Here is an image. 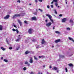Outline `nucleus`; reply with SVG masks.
<instances>
[{
  "instance_id": "obj_1",
  "label": "nucleus",
  "mask_w": 74,
  "mask_h": 74,
  "mask_svg": "<svg viewBox=\"0 0 74 74\" xmlns=\"http://www.w3.org/2000/svg\"><path fill=\"white\" fill-rule=\"evenodd\" d=\"M46 16H48L51 22L52 23H53V20L51 18H52V17L49 14H46Z\"/></svg>"
},
{
  "instance_id": "obj_2",
  "label": "nucleus",
  "mask_w": 74,
  "mask_h": 74,
  "mask_svg": "<svg viewBox=\"0 0 74 74\" xmlns=\"http://www.w3.org/2000/svg\"><path fill=\"white\" fill-rule=\"evenodd\" d=\"M20 14H15L14 16H13V19H15V18H16L17 17H18V16H20Z\"/></svg>"
},
{
  "instance_id": "obj_3",
  "label": "nucleus",
  "mask_w": 74,
  "mask_h": 74,
  "mask_svg": "<svg viewBox=\"0 0 74 74\" xmlns=\"http://www.w3.org/2000/svg\"><path fill=\"white\" fill-rule=\"evenodd\" d=\"M51 25H52V23L49 22V23L46 24V26H47V27H49V26H50Z\"/></svg>"
},
{
  "instance_id": "obj_4",
  "label": "nucleus",
  "mask_w": 74,
  "mask_h": 74,
  "mask_svg": "<svg viewBox=\"0 0 74 74\" xmlns=\"http://www.w3.org/2000/svg\"><path fill=\"white\" fill-rule=\"evenodd\" d=\"M41 43L42 44H45V45H47V43H46L44 39H42V40Z\"/></svg>"
},
{
  "instance_id": "obj_5",
  "label": "nucleus",
  "mask_w": 74,
  "mask_h": 74,
  "mask_svg": "<svg viewBox=\"0 0 74 74\" xmlns=\"http://www.w3.org/2000/svg\"><path fill=\"white\" fill-rule=\"evenodd\" d=\"M10 18V15H8L4 17V19H7Z\"/></svg>"
},
{
  "instance_id": "obj_6",
  "label": "nucleus",
  "mask_w": 74,
  "mask_h": 74,
  "mask_svg": "<svg viewBox=\"0 0 74 74\" xmlns=\"http://www.w3.org/2000/svg\"><path fill=\"white\" fill-rule=\"evenodd\" d=\"M29 63H32L33 62V58L32 57H30V59L29 60Z\"/></svg>"
},
{
  "instance_id": "obj_7",
  "label": "nucleus",
  "mask_w": 74,
  "mask_h": 74,
  "mask_svg": "<svg viewBox=\"0 0 74 74\" xmlns=\"http://www.w3.org/2000/svg\"><path fill=\"white\" fill-rule=\"evenodd\" d=\"M66 20H67V19H66V18H63L62 20V23L65 22H66Z\"/></svg>"
},
{
  "instance_id": "obj_8",
  "label": "nucleus",
  "mask_w": 74,
  "mask_h": 74,
  "mask_svg": "<svg viewBox=\"0 0 74 74\" xmlns=\"http://www.w3.org/2000/svg\"><path fill=\"white\" fill-rule=\"evenodd\" d=\"M32 21H36V17L35 16L33 17L32 18Z\"/></svg>"
},
{
  "instance_id": "obj_9",
  "label": "nucleus",
  "mask_w": 74,
  "mask_h": 74,
  "mask_svg": "<svg viewBox=\"0 0 74 74\" xmlns=\"http://www.w3.org/2000/svg\"><path fill=\"white\" fill-rule=\"evenodd\" d=\"M18 22L19 23L20 25L21 26H22V22H21V21L20 20H18Z\"/></svg>"
},
{
  "instance_id": "obj_10",
  "label": "nucleus",
  "mask_w": 74,
  "mask_h": 74,
  "mask_svg": "<svg viewBox=\"0 0 74 74\" xmlns=\"http://www.w3.org/2000/svg\"><path fill=\"white\" fill-rule=\"evenodd\" d=\"M60 39H58L57 40H55V41L56 43H58V42H60Z\"/></svg>"
},
{
  "instance_id": "obj_11",
  "label": "nucleus",
  "mask_w": 74,
  "mask_h": 74,
  "mask_svg": "<svg viewBox=\"0 0 74 74\" xmlns=\"http://www.w3.org/2000/svg\"><path fill=\"white\" fill-rule=\"evenodd\" d=\"M32 29H29L28 30V33H29V34H31L32 33Z\"/></svg>"
},
{
  "instance_id": "obj_12",
  "label": "nucleus",
  "mask_w": 74,
  "mask_h": 74,
  "mask_svg": "<svg viewBox=\"0 0 74 74\" xmlns=\"http://www.w3.org/2000/svg\"><path fill=\"white\" fill-rule=\"evenodd\" d=\"M68 65L70 67H73V64L72 63H70V64H68Z\"/></svg>"
},
{
  "instance_id": "obj_13",
  "label": "nucleus",
  "mask_w": 74,
  "mask_h": 74,
  "mask_svg": "<svg viewBox=\"0 0 74 74\" xmlns=\"http://www.w3.org/2000/svg\"><path fill=\"white\" fill-rule=\"evenodd\" d=\"M3 30V26L1 25H0V30L1 31Z\"/></svg>"
},
{
  "instance_id": "obj_14",
  "label": "nucleus",
  "mask_w": 74,
  "mask_h": 74,
  "mask_svg": "<svg viewBox=\"0 0 74 74\" xmlns=\"http://www.w3.org/2000/svg\"><path fill=\"white\" fill-rule=\"evenodd\" d=\"M30 53V51H27L25 52V53L26 55H27V54H28V53Z\"/></svg>"
},
{
  "instance_id": "obj_15",
  "label": "nucleus",
  "mask_w": 74,
  "mask_h": 74,
  "mask_svg": "<svg viewBox=\"0 0 74 74\" xmlns=\"http://www.w3.org/2000/svg\"><path fill=\"white\" fill-rule=\"evenodd\" d=\"M59 56L60 58H64V56L63 55H61L60 54Z\"/></svg>"
},
{
  "instance_id": "obj_16",
  "label": "nucleus",
  "mask_w": 74,
  "mask_h": 74,
  "mask_svg": "<svg viewBox=\"0 0 74 74\" xmlns=\"http://www.w3.org/2000/svg\"><path fill=\"white\" fill-rule=\"evenodd\" d=\"M69 40H71V41H73V42H74V40H73V38H72L70 37H69Z\"/></svg>"
},
{
  "instance_id": "obj_17",
  "label": "nucleus",
  "mask_w": 74,
  "mask_h": 74,
  "mask_svg": "<svg viewBox=\"0 0 74 74\" xmlns=\"http://www.w3.org/2000/svg\"><path fill=\"white\" fill-rule=\"evenodd\" d=\"M21 38H22V36L21 35H18V39H21Z\"/></svg>"
},
{
  "instance_id": "obj_18",
  "label": "nucleus",
  "mask_w": 74,
  "mask_h": 74,
  "mask_svg": "<svg viewBox=\"0 0 74 74\" xmlns=\"http://www.w3.org/2000/svg\"><path fill=\"white\" fill-rule=\"evenodd\" d=\"M19 15H20V16H23L24 15H25V14L23 13V14H19Z\"/></svg>"
},
{
  "instance_id": "obj_19",
  "label": "nucleus",
  "mask_w": 74,
  "mask_h": 74,
  "mask_svg": "<svg viewBox=\"0 0 74 74\" xmlns=\"http://www.w3.org/2000/svg\"><path fill=\"white\" fill-rule=\"evenodd\" d=\"M70 22L71 23H74V22H73V20H71V19H70Z\"/></svg>"
},
{
  "instance_id": "obj_20",
  "label": "nucleus",
  "mask_w": 74,
  "mask_h": 74,
  "mask_svg": "<svg viewBox=\"0 0 74 74\" xmlns=\"http://www.w3.org/2000/svg\"><path fill=\"white\" fill-rule=\"evenodd\" d=\"M3 61L4 62H8V60H6L5 59L3 60Z\"/></svg>"
},
{
  "instance_id": "obj_21",
  "label": "nucleus",
  "mask_w": 74,
  "mask_h": 74,
  "mask_svg": "<svg viewBox=\"0 0 74 74\" xmlns=\"http://www.w3.org/2000/svg\"><path fill=\"white\" fill-rule=\"evenodd\" d=\"M55 33H56V34H59L60 33V32L58 31H55Z\"/></svg>"
},
{
  "instance_id": "obj_22",
  "label": "nucleus",
  "mask_w": 74,
  "mask_h": 74,
  "mask_svg": "<svg viewBox=\"0 0 74 74\" xmlns=\"http://www.w3.org/2000/svg\"><path fill=\"white\" fill-rule=\"evenodd\" d=\"M53 69L55 70H56L58 69V68L56 67H53Z\"/></svg>"
},
{
  "instance_id": "obj_23",
  "label": "nucleus",
  "mask_w": 74,
  "mask_h": 74,
  "mask_svg": "<svg viewBox=\"0 0 74 74\" xmlns=\"http://www.w3.org/2000/svg\"><path fill=\"white\" fill-rule=\"evenodd\" d=\"M1 49H2L3 50V51H5V48L2 47H1Z\"/></svg>"
},
{
  "instance_id": "obj_24",
  "label": "nucleus",
  "mask_w": 74,
  "mask_h": 74,
  "mask_svg": "<svg viewBox=\"0 0 74 74\" xmlns=\"http://www.w3.org/2000/svg\"><path fill=\"white\" fill-rule=\"evenodd\" d=\"M32 41L33 42H35L36 41V40L35 39H33L32 40Z\"/></svg>"
},
{
  "instance_id": "obj_25",
  "label": "nucleus",
  "mask_w": 74,
  "mask_h": 74,
  "mask_svg": "<svg viewBox=\"0 0 74 74\" xmlns=\"http://www.w3.org/2000/svg\"><path fill=\"white\" fill-rule=\"evenodd\" d=\"M20 48V46H18V47L16 48V50H19V49Z\"/></svg>"
},
{
  "instance_id": "obj_26",
  "label": "nucleus",
  "mask_w": 74,
  "mask_h": 74,
  "mask_svg": "<svg viewBox=\"0 0 74 74\" xmlns=\"http://www.w3.org/2000/svg\"><path fill=\"white\" fill-rule=\"evenodd\" d=\"M55 4L56 5V7H57L58 5V3L57 2V3H55Z\"/></svg>"
},
{
  "instance_id": "obj_27",
  "label": "nucleus",
  "mask_w": 74,
  "mask_h": 74,
  "mask_svg": "<svg viewBox=\"0 0 74 74\" xmlns=\"http://www.w3.org/2000/svg\"><path fill=\"white\" fill-rule=\"evenodd\" d=\"M66 30H70V28L69 27H67L66 28Z\"/></svg>"
},
{
  "instance_id": "obj_28",
  "label": "nucleus",
  "mask_w": 74,
  "mask_h": 74,
  "mask_svg": "<svg viewBox=\"0 0 74 74\" xmlns=\"http://www.w3.org/2000/svg\"><path fill=\"white\" fill-rule=\"evenodd\" d=\"M34 59H35V60H38V58H36V56H34Z\"/></svg>"
},
{
  "instance_id": "obj_29",
  "label": "nucleus",
  "mask_w": 74,
  "mask_h": 74,
  "mask_svg": "<svg viewBox=\"0 0 74 74\" xmlns=\"http://www.w3.org/2000/svg\"><path fill=\"white\" fill-rule=\"evenodd\" d=\"M54 11L55 12V13L56 14H57V12H56V9H54Z\"/></svg>"
},
{
  "instance_id": "obj_30",
  "label": "nucleus",
  "mask_w": 74,
  "mask_h": 74,
  "mask_svg": "<svg viewBox=\"0 0 74 74\" xmlns=\"http://www.w3.org/2000/svg\"><path fill=\"white\" fill-rule=\"evenodd\" d=\"M23 70H24V71H25V70H26V67H24L23 69Z\"/></svg>"
},
{
  "instance_id": "obj_31",
  "label": "nucleus",
  "mask_w": 74,
  "mask_h": 74,
  "mask_svg": "<svg viewBox=\"0 0 74 74\" xmlns=\"http://www.w3.org/2000/svg\"><path fill=\"white\" fill-rule=\"evenodd\" d=\"M24 23H25L26 24V25H27L28 24V23H27V22L26 21H24Z\"/></svg>"
},
{
  "instance_id": "obj_32",
  "label": "nucleus",
  "mask_w": 74,
  "mask_h": 74,
  "mask_svg": "<svg viewBox=\"0 0 74 74\" xmlns=\"http://www.w3.org/2000/svg\"><path fill=\"white\" fill-rule=\"evenodd\" d=\"M38 10L40 11V12H42V11H43V10H42L41 9H39Z\"/></svg>"
},
{
  "instance_id": "obj_33",
  "label": "nucleus",
  "mask_w": 74,
  "mask_h": 74,
  "mask_svg": "<svg viewBox=\"0 0 74 74\" xmlns=\"http://www.w3.org/2000/svg\"><path fill=\"white\" fill-rule=\"evenodd\" d=\"M13 26H14V27H16V28L17 27H16V25H14V23H13Z\"/></svg>"
},
{
  "instance_id": "obj_34",
  "label": "nucleus",
  "mask_w": 74,
  "mask_h": 74,
  "mask_svg": "<svg viewBox=\"0 0 74 74\" xmlns=\"http://www.w3.org/2000/svg\"><path fill=\"white\" fill-rule=\"evenodd\" d=\"M34 15H37V12H36L34 13Z\"/></svg>"
},
{
  "instance_id": "obj_35",
  "label": "nucleus",
  "mask_w": 74,
  "mask_h": 74,
  "mask_svg": "<svg viewBox=\"0 0 74 74\" xmlns=\"http://www.w3.org/2000/svg\"><path fill=\"white\" fill-rule=\"evenodd\" d=\"M53 1L54 2H55V3H57V1H58V0H53Z\"/></svg>"
},
{
  "instance_id": "obj_36",
  "label": "nucleus",
  "mask_w": 74,
  "mask_h": 74,
  "mask_svg": "<svg viewBox=\"0 0 74 74\" xmlns=\"http://www.w3.org/2000/svg\"><path fill=\"white\" fill-rule=\"evenodd\" d=\"M16 42H18V41H20V39H16Z\"/></svg>"
},
{
  "instance_id": "obj_37",
  "label": "nucleus",
  "mask_w": 74,
  "mask_h": 74,
  "mask_svg": "<svg viewBox=\"0 0 74 74\" xmlns=\"http://www.w3.org/2000/svg\"><path fill=\"white\" fill-rule=\"evenodd\" d=\"M16 31L17 33L18 34V33H19V31H18V29H16Z\"/></svg>"
},
{
  "instance_id": "obj_38",
  "label": "nucleus",
  "mask_w": 74,
  "mask_h": 74,
  "mask_svg": "<svg viewBox=\"0 0 74 74\" xmlns=\"http://www.w3.org/2000/svg\"><path fill=\"white\" fill-rule=\"evenodd\" d=\"M45 56H40V57L41 58H45Z\"/></svg>"
},
{
  "instance_id": "obj_39",
  "label": "nucleus",
  "mask_w": 74,
  "mask_h": 74,
  "mask_svg": "<svg viewBox=\"0 0 74 74\" xmlns=\"http://www.w3.org/2000/svg\"><path fill=\"white\" fill-rule=\"evenodd\" d=\"M9 49H10V50H11V49H12V47H10L9 48Z\"/></svg>"
},
{
  "instance_id": "obj_40",
  "label": "nucleus",
  "mask_w": 74,
  "mask_h": 74,
  "mask_svg": "<svg viewBox=\"0 0 74 74\" xmlns=\"http://www.w3.org/2000/svg\"><path fill=\"white\" fill-rule=\"evenodd\" d=\"M65 70H66V72H67L68 71H67V68L66 67L65 68Z\"/></svg>"
},
{
  "instance_id": "obj_41",
  "label": "nucleus",
  "mask_w": 74,
  "mask_h": 74,
  "mask_svg": "<svg viewBox=\"0 0 74 74\" xmlns=\"http://www.w3.org/2000/svg\"><path fill=\"white\" fill-rule=\"evenodd\" d=\"M25 64H28V62H25Z\"/></svg>"
},
{
  "instance_id": "obj_42",
  "label": "nucleus",
  "mask_w": 74,
  "mask_h": 74,
  "mask_svg": "<svg viewBox=\"0 0 74 74\" xmlns=\"http://www.w3.org/2000/svg\"><path fill=\"white\" fill-rule=\"evenodd\" d=\"M12 31H13V32H15L16 31V29H12Z\"/></svg>"
},
{
  "instance_id": "obj_43",
  "label": "nucleus",
  "mask_w": 74,
  "mask_h": 74,
  "mask_svg": "<svg viewBox=\"0 0 74 74\" xmlns=\"http://www.w3.org/2000/svg\"><path fill=\"white\" fill-rule=\"evenodd\" d=\"M17 3H21V1H20L19 0H18L17 1Z\"/></svg>"
},
{
  "instance_id": "obj_44",
  "label": "nucleus",
  "mask_w": 74,
  "mask_h": 74,
  "mask_svg": "<svg viewBox=\"0 0 74 74\" xmlns=\"http://www.w3.org/2000/svg\"><path fill=\"white\" fill-rule=\"evenodd\" d=\"M30 74H34V73H33L32 72H31L30 73Z\"/></svg>"
},
{
  "instance_id": "obj_45",
  "label": "nucleus",
  "mask_w": 74,
  "mask_h": 74,
  "mask_svg": "<svg viewBox=\"0 0 74 74\" xmlns=\"http://www.w3.org/2000/svg\"><path fill=\"white\" fill-rule=\"evenodd\" d=\"M45 21L46 23H48V20H46Z\"/></svg>"
},
{
  "instance_id": "obj_46",
  "label": "nucleus",
  "mask_w": 74,
  "mask_h": 74,
  "mask_svg": "<svg viewBox=\"0 0 74 74\" xmlns=\"http://www.w3.org/2000/svg\"><path fill=\"white\" fill-rule=\"evenodd\" d=\"M47 8H49V5L47 6Z\"/></svg>"
},
{
  "instance_id": "obj_47",
  "label": "nucleus",
  "mask_w": 74,
  "mask_h": 74,
  "mask_svg": "<svg viewBox=\"0 0 74 74\" xmlns=\"http://www.w3.org/2000/svg\"><path fill=\"white\" fill-rule=\"evenodd\" d=\"M40 48V47H39V46H38L37 47H36V48Z\"/></svg>"
},
{
  "instance_id": "obj_48",
  "label": "nucleus",
  "mask_w": 74,
  "mask_h": 74,
  "mask_svg": "<svg viewBox=\"0 0 74 74\" xmlns=\"http://www.w3.org/2000/svg\"><path fill=\"white\" fill-rule=\"evenodd\" d=\"M59 16H60V17L62 16V14H60L59 15Z\"/></svg>"
},
{
  "instance_id": "obj_49",
  "label": "nucleus",
  "mask_w": 74,
  "mask_h": 74,
  "mask_svg": "<svg viewBox=\"0 0 74 74\" xmlns=\"http://www.w3.org/2000/svg\"><path fill=\"white\" fill-rule=\"evenodd\" d=\"M51 8H53V5H51Z\"/></svg>"
},
{
  "instance_id": "obj_50",
  "label": "nucleus",
  "mask_w": 74,
  "mask_h": 74,
  "mask_svg": "<svg viewBox=\"0 0 74 74\" xmlns=\"http://www.w3.org/2000/svg\"><path fill=\"white\" fill-rule=\"evenodd\" d=\"M49 68H50V69H52V66H51V65L50 66Z\"/></svg>"
},
{
  "instance_id": "obj_51",
  "label": "nucleus",
  "mask_w": 74,
  "mask_h": 74,
  "mask_svg": "<svg viewBox=\"0 0 74 74\" xmlns=\"http://www.w3.org/2000/svg\"><path fill=\"white\" fill-rule=\"evenodd\" d=\"M27 64L28 66H30V64L28 63V64Z\"/></svg>"
},
{
  "instance_id": "obj_52",
  "label": "nucleus",
  "mask_w": 74,
  "mask_h": 74,
  "mask_svg": "<svg viewBox=\"0 0 74 74\" xmlns=\"http://www.w3.org/2000/svg\"><path fill=\"white\" fill-rule=\"evenodd\" d=\"M53 2H54L53 1V0L52 2L51 3V4H53Z\"/></svg>"
},
{
  "instance_id": "obj_53",
  "label": "nucleus",
  "mask_w": 74,
  "mask_h": 74,
  "mask_svg": "<svg viewBox=\"0 0 74 74\" xmlns=\"http://www.w3.org/2000/svg\"><path fill=\"white\" fill-rule=\"evenodd\" d=\"M55 26H54L53 27V30H54V29H55Z\"/></svg>"
},
{
  "instance_id": "obj_54",
  "label": "nucleus",
  "mask_w": 74,
  "mask_h": 74,
  "mask_svg": "<svg viewBox=\"0 0 74 74\" xmlns=\"http://www.w3.org/2000/svg\"><path fill=\"white\" fill-rule=\"evenodd\" d=\"M35 2H36V3H37V0H35Z\"/></svg>"
},
{
  "instance_id": "obj_55",
  "label": "nucleus",
  "mask_w": 74,
  "mask_h": 74,
  "mask_svg": "<svg viewBox=\"0 0 74 74\" xmlns=\"http://www.w3.org/2000/svg\"><path fill=\"white\" fill-rule=\"evenodd\" d=\"M57 73H59V71H58V70H57Z\"/></svg>"
},
{
  "instance_id": "obj_56",
  "label": "nucleus",
  "mask_w": 74,
  "mask_h": 74,
  "mask_svg": "<svg viewBox=\"0 0 74 74\" xmlns=\"http://www.w3.org/2000/svg\"><path fill=\"white\" fill-rule=\"evenodd\" d=\"M39 58H40H40H41V56H39Z\"/></svg>"
},
{
  "instance_id": "obj_57",
  "label": "nucleus",
  "mask_w": 74,
  "mask_h": 74,
  "mask_svg": "<svg viewBox=\"0 0 74 74\" xmlns=\"http://www.w3.org/2000/svg\"><path fill=\"white\" fill-rule=\"evenodd\" d=\"M47 74H49V72H47Z\"/></svg>"
},
{
  "instance_id": "obj_58",
  "label": "nucleus",
  "mask_w": 74,
  "mask_h": 74,
  "mask_svg": "<svg viewBox=\"0 0 74 74\" xmlns=\"http://www.w3.org/2000/svg\"><path fill=\"white\" fill-rule=\"evenodd\" d=\"M38 74H40V72H38Z\"/></svg>"
},
{
  "instance_id": "obj_59",
  "label": "nucleus",
  "mask_w": 74,
  "mask_h": 74,
  "mask_svg": "<svg viewBox=\"0 0 74 74\" xmlns=\"http://www.w3.org/2000/svg\"><path fill=\"white\" fill-rule=\"evenodd\" d=\"M8 44V40H6Z\"/></svg>"
},
{
  "instance_id": "obj_60",
  "label": "nucleus",
  "mask_w": 74,
  "mask_h": 74,
  "mask_svg": "<svg viewBox=\"0 0 74 74\" xmlns=\"http://www.w3.org/2000/svg\"><path fill=\"white\" fill-rule=\"evenodd\" d=\"M66 4H67V1L66 2Z\"/></svg>"
},
{
  "instance_id": "obj_61",
  "label": "nucleus",
  "mask_w": 74,
  "mask_h": 74,
  "mask_svg": "<svg viewBox=\"0 0 74 74\" xmlns=\"http://www.w3.org/2000/svg\"><path fill=\"white\" fill-rule=\"evenodd\" d=\"M3 59V58L1 57V59Z\"/></svg>"
},
{
  "instance_id": "obj_62",
  "label": "nucleus",
  "mask_w": 74,
  "mask_h": 74,
  "mask_svg": "<svg viewBox=\"0 0 74 74\" xmlns=\"http://www.w3.org/2000/svg\"><path fill=\"white\" fill-rule=\"evenodd\" d=\"M54 16H55V17H56V16H55V15H53Z\"/></svg>"
},
{
  "instance_id": "obj_63",
  "label": "nucleus",
  "mask_w": 74,
  "mask_h": 74,
  "mask_svg": "<svg viewBox=\"0 0 74 74\" xmlns=\"http://www.w3.org/2000/svg\"><path fill=\"white\" fill-rule=\"evenodd\" d=\"M65 2H66V1H67V0H65Z\"/></svg>"
},
{
  "instance_id": "obj_64",
  "label": "nucleus",
  "mask_w": 74,
  "mask_h": 74,
  "mask_svg": "<svg viewBox=\"0 0 74 74\" xmlns=\"http://www.w3.org/2000/svg\"><path fill=\"white\" fill-rule=\"evenodd\" d=\"M45 65H44L43 66V67H45Z\"/></svg>"
}]
</instances>
